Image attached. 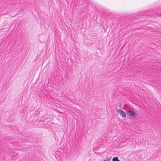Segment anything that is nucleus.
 Masks as SVG:
<instances>
[{"instance_id": "f257e3e1", "label": "nucleus", "mask_w": 161, "mask_h": 161, "mask_svg": "<svg viewBox=\"0 0 161 161\" xmlns=\"http://www.w3.org/2000/svg\"><path fill=\"white\" fill-rule=\"evenodd\" d=\"M127 114L132 118H135L137 116L136 113L131 110L127 111Z\"/></svg>"}, {"instance_id": "f03ea898", "label": "nucleus", "mask_w": 161, "mask_h": 161, "mask_svg": "<svg viewBox=\"0 0 161 161\" xmlns=\"http://www.w3.org/2000/svg\"><path fill=\"white\" fill-rule=\"evenodd\" d=\"M116 111L118 114L121 115L123 117H126V114L122 110L116 108Z\"/></svg>"}, {"instance_id": "7ed1b4c3", "label": "nucleus", "mask_w": 161, "mask_h": 161, "mask_svg": "<svg viewBox=\"0 0 161 161\" xmlns=\"http://www.w3.org/2000/svg\"><path fill=\"white\" fill-rule=\"evenodd\" d=\"M112 161H120L117 157H114L112 159Z\"/></svg>"}, {"instance_id": "20e7f679", "label": "nucleus", "mask_w": 161, "mask_h": 161, "mask_svg": "<svg viewBox=\"0 0 161 161\" xmlns=\"http://www.w3.org/2000/svg\"><path fill=\"white\" fill-rule=\"evenodd\" d=\"M111 159V158H107L105 159H104L103 161H110Z\"/></svg>"}, {"instance_id": "39448f33", "label": "nucleus", "mask_w": 161, "mask_h": 161, "mask_svg": "<svg viewBox=\"0 0 161 161\" xmlns=\"http://www.w3.org/2000/svg\"><path fill=\"white\" fill-rule=\"evenodd\" d=\"M160 16H161V14L160 15Z\"/></svg>"}]
</instances>
